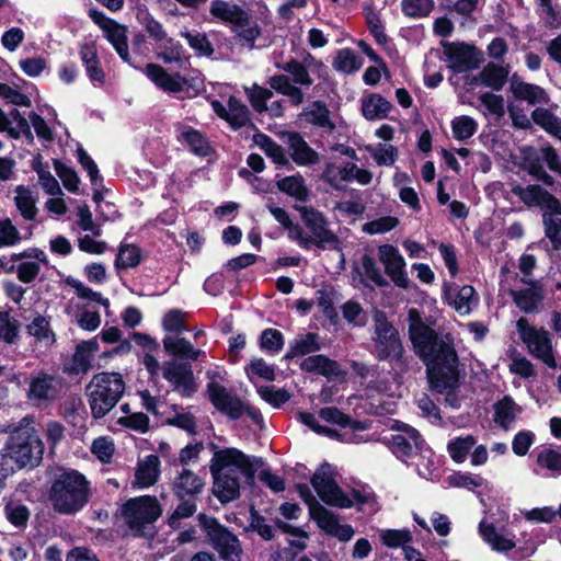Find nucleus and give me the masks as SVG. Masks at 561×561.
I'll return each mask as SVG.
<instances>
[{
    "label": "nucleus",
    "mask_w": 561,
    "mask_h": 561,
    "mask_svg": "<svg viewBox=\"0 0 561 561\" xmlns=\"http://www.w3.org/2000/svg\"><path fill=\"white\" fill-rule=\"evenodd\" d=\"M409 335L415 353L427 368L433 390L445 394V401L454 409L460 407L458 358L451 344L439 339L434 329L423 321L416 309L408 314Z\"/></svg>",
    "instance_id": "f257e3e1"
},
{
    "label": "nucleus",
    "mask_w": 561,
    "mask_h": 561,
    "mask_svg": "<svg viewBox=\"0 0 561 561\" xmlns=\"http://www.w3.org/2000/svg\"><path fill=\"white\" fill-rule=\"evenodd\" d=\"M43 455L44 443L33 419L23 417L10 431L7 443L0 449V477L4 479L16 470L38 466Z\"/></svg>",
    "instance_id": "f03ea898"
},
{
    "label": "nucleus",
    "mask_w": 561,
    "mask_h": 561,
    "mask_svg": "<svg viewBox=\"0 0 561 561\" xmlns=\"http://www.w3.org/2000/svg\"><path fill=\"white\" fill-rule=\"evenodd\" d=\"M311 484L319 497L331 506L340 508H350L356 506L358 510H365L366 505L371 511H376L374 495L368 491L352 490L344 492L335 480L334 468L328 463L319 467L311 478Z\"/></svg>",
    "instance_id": "7ed1b4c3"
},
{
    "label": "nucleus",
    "mask_w": 561,
    "mask_h": 561,
    "mask_svg": "<svg viewBox=\"0 0 561 561\" xmlns=\"http://www.w3.org/2000/svg\"><path fill=\"white\" fill-rule=\"evenodd\" d=\"M90 499L89 481L77 470H62L56 474L49 491L54 510L61 514L81 511Z\"/></svg>",
    "instance_id": "20e7f679"
},
{
    "label": "nucleus",
    "mask_w": 561,
    "mask_h": 561,
    "mask_svg": "<svg viewBox=\"0 0 561 561\" xmlns=\"http://www.w3.org/2000/svg\"><path fill=\"white\" fill-rule=\"evenodd\" d=\"M125 382L118 373H100L88 386V399L93 417L101 419L121 400Z\"/></svg>",
    "instance_id": "39448f33"
},
{
    "label": "nucleus",
    "mask_w": 561,
    "mask_h": 561,
    "mask_svg": "<svg viewBox=\"0 0 561 561\" xmlns=\"http://www.w3.org/2000/svg\"><path fill=\"white\" fill-rule=\"evenodd\" d=\"M320 417L328 423L340 425L345 430V432L341 434L342 440L350 443H360L365 440L362 436H357L356 432L365 431L368 427L367 424L351 421V419L342 413L339 409L333 407L324 408L320 411ZM298 419L301 423L318 434H322L329 437H340V434H337L336 431L321 426L318 423L317 417L311 413L299 412Z\"/></svg>",
    "instance_id": "423d86ee"
},
{
    "label": "nucleus",
    "mask_w": 561,
    "mask_h": 561,
    "mask_svg": "<svg viewBox=\"0 0 561 561\" xmlns=\"http://www.w3.org/2000/svg\"><path fill=\"white\" fill-rule=\"evenodd\" d=\"M302 221L310 234L305 233L298 226L290 230V237L304 249L312 245L318 248L333 247L337 243L336 236L329 229L324 215L311 207H300Z\"/></svg>",
    "instance_id": "0eeeda50"
},
{
    "label": "nucleus",
    "mask_w": 561,
    "mask_h": 561,
    "mask_svg": "<svg viewBox=\"0 0 561 561\" xmlns=\"http://www.w3.org/2000/svg\"><path fill=\"white\" fill-rule=\"evenodd\" d=\"M371 341V352L378 359L403 363L404 348L399 332L380 311L374 314Z\"/></svg>",
    "instance_id": "6e6552de"
},
{
    "label": "nucleus",
    "mask_w": 561,
    "mask_h": 561,
    "mask_svg": "<svg viewBox=\"0 0 561 561\" xmlns=\"http://www.w3.org/2000/svg\"><path fill=\"white\" fill-rule=\"evenodd\" d=\"M122 512L129 528L136 535H142L145 528L161 516L162 507L157 497L142 495L128 500Z\"/></svg>",
    "instance_id": "1a4fd4ad"
},
{
    "label": "nucleus",
    "mask_w": 561,
    "mask_h": 561,
    "mask_svg": "<svg viewBox=\"0 0 561 561\" xmlns=\"http://www.w3.org/2000/svg\"><path fill=\"white\" fill-rule=\"evenodd\" d=\"M516 330L519 334V339L533 356L541 359L551 368L557 366V362L552 353L551 339L545 329L537 328L533 325L528 319L520 317L516 321Z\"/></svg>",
    "instance_id": "9d476101"
},
{
    "label": "nucleus",
    "mask_w": 561,
    "mask_h": 561,
    "mask_svg": "<svg viewBox=\"0 0 561 561\" xmlns=\"http://www.w3.org/2000/svg\"><path fill=\"white\" fill-rule=\"evenodd\" d=\"M503 288L507 289L515 305L524 312H533L543 300V289L539 283L522 277L515 278L514 286L508 285L507 277L502 280Z\"/></svg>",
    "instance_id": "9b49d317"
},
{
    "label": "nucleus",
    "mask_w": 561,
    "mask_h": 561,
    "mask_svg": "<svg viewBox=\"0 0 561 561\" xmlns=\"http://www.w3.org/2000/svg\"><path fill=\"white\" fill-rule=\"evenodd\" d=\"M89 16L103 31L105 38L112 44L118 56L125 62L131 65L126 26L96 10H90Z\"/></svg>",
    "instance_id": "f8f14e48"
},
{
    "label": "nucleus",
    "mask_w": 561,
    "mask_h": 561,
    "mask_svg": "<svg viewBox=\"0 0 561 561\" xmlns=\"http://www.w3.org/2000/svg\"><path fill=\"white\" fill-rule=\"evenodd\" d=\"M399 386L392 380H381L366 390L369 410L375 414L393 413L396 410Z\"/></svg>",
    "instance_id": "ddd939ff"
},
{
    "label": "nucleus",
    "mask_w": 561,
    "mask_h": 561,
    "mask_svg": "<svg viewBox=\"0 0 561 561\" xmlns=\"http://www.w3.org/2000/svg\"><path fill=\"white\" fill-rule=\"evenodd\" d=\"M211 473H253L250 458L236 448L213 447Z\"/></svg>",
    "instance_id": "4468645a"
},
{
    "label": "nucleus",
    "mask_w": 561,
    "mask_h": 561,
    "mask_svg": "<svg viewBox=\"0 0 561 561\" xmlns=\"http://www.w3.org/2000/svg\"><path fill=\"white\" fill-rule=\"evenodd\" d=\"M377 254L385 273L393 284L407 289L410 286V279L405 270V260L399 250L394 245L386 243L378 247Z\"/></svg>",
    "instance_id": "2eb2a0df"
},
{
    "label": "nucleus",
    "mask_w": 561,
    "mask_h": 561,
    "mask_svg": "<svg viewBox=\"0 0 561 561\" xmlns=\"http://www.w3.org/2000/svg\"><path fill=\"white\" fill-rule=\"evenodd\" d=\"M207 535L220 557L227 561H236L241 552L238 538L215 519L205 523Z\"/></svg>",
    "instance_id": "dca6fc26"
},
{
    "label": "nucleus",
    "mask_w": 561,
    "mask_h": 561,
    "mask_svg": "<svg viewBox=\"0 0 561 561\" xmlns=\"http://www.w3.org/2000/svg\"><path fill=\"white\" fill-rule=\"evenodd\" d=\"M309 515L322 531L340 541H350L355 535L351 525L341 524L337 515L322 505H311Z\"/></svg>",
    "instance_id": "f3484780"
},
{
    "label": "nucleus",
    "mask_w": 561,
    "mask_h": 561,
    "mask_svg": "<svg viewBox=\"0 0 561 561\" xmlns=\"http://www.w3.org/2000/svg\"><path fill=\"white\" fill-rule=\"evenodd\" d=\"M400 433L392 435L391 437V450L392 453L401 459L412 457L417 454V451L430 453L428 449H423L424 442L421 439L419 433L413 427L401 424L398 426Z\"/></svg>",
    "instance_id": "a211bd4d"
},
{
    "label": "nucleus",
    "mask_w": 561,
    "mask_h": 561,
    "mask_svg": "<svg viewBox=\"0 0 561 561\" xmlns=\"http://www.w3.org/2000/svg\"><path fill=\"white\" fill-rule=\"evenodd\" d=\"M162 369L163 377L181 396L190 397L196 391L197 385L191 366L170 360L164 363Z\"/></svg>",
    "instance_id": "6ab92c4d"
},
{
    "label": "nucleus",
    "mask_w": 561,
    "mask_h": 561,
    "mask_svg": "<svg viewBox=\"0 0 561 561\" xmlns=\"http://www.w3.org/2000/svg\"><path fill=\"white\" fill-rule=\"evenodd\" d=\"M444 55L448 67L457 72L473 69L479 62L477 49L467 44H447L444 46Z\"/></svg>",
    "instance_id": "aec40b11"
},
{
    "label": "nucleus",
    "mask_w": 561,
    "mask_h": 561,
    "mask_svg": "<svg viewBox=\"0 0 561 561\" xmlns=\"http://www.w3.org/2000/svg\"><path fill=\"white\" fill-rule=\"evenodd\" d=\"M142 72L157 88L167 93L183 92L187 84V80L180 73H170L157 64L146 65Z\"/></svg>",
    "instance_id": "412c9836"
},
{
    "label": "nucleus",
    "mask_w": 561,
    "mask_h": 561,
    "mask_svg": "<svg viewBox=\"0 0 561 561\" xmlns=\"http://www.w3.org/2000/svg\"><path fill=\"white\" fill-rule=\"evenodd\" d=\"M19 260L22 262L16 266V274L24 283H31L38 275L41 266L48 262L45 252L35 248L11 255L12 262Z\"/></svg>",
    "instance_id": "4be33fe9"
},
{
    "label": "nucleus",
    "mask_w": 561,
    "mask_h": 561,
    "mask_svg": "<svg viewBox=\"0 0 561 561\" xmlns=\"http://www.w3.org/2000/svg\"><path fill=\"white\" fill-rule=\"evenodd\" d=\"M513 193L529 207H541L553 213H561L560 202L538 185H517Z\"/></svg>",
    "instance_id": "5701e85b"
},
{
    "label": "nucleus",
    "mask_w": 561,
    "mask_h": 561,
    "mask_svg": "<svg viewBox=\"0 0 561 561\" xmlns=\"http://www.w3.org/2000/svg\"><path fill=\"white\" fill-rule=\"evenodd\" d=\"M207 391L214 407L231 419H238L244 413L245 407L243 403L230 394L225 387L210 382Z\"/></svg>",
    "instance_id": "b1692460"
},
{
    "label": "nucleus",
    "mask_w": 561,
    "mask_h": 561,
    "mask_svg": "<svg viewBox=\"0 0 561 561\" xmlns=\"http://www.w3.org/2000/svg\"><path fill=\"white\" fill-rule=\"evenodd\" d=\"M211 107L220 118L228 122L234 129L245 126L250 121L247 106L236 98L231 96L229 99L227 107L219 101L214 100L211 102Z\"/></svg>",
    "instance_id": "393cba45"
},
{
    "label": "nucleus",
    "mask_w": 561,
    "mask_h": 561,
    "mask_svg": "<svg viewBox=\"0 0 561 561\" xmlns=\"http://www.w3.org/2000/svg\"><path fill=\"white\" fill-rule=\"evenodd\" d=\"M214 477L213 492L221 502L233 501L240 493V478L251 477L252 473H211Z\"/></svg>",
    "instance_id": "a878e982"
},
{
    "label": "nucleus",
    "mask_w": 561,
    "mask_h": 561,
    "mask_svg": "<svg viewBox=\"0 0 561 561\" xmlns=\"http://www.w3.org/2000/svg\"><path fill=\"white\" fill-rule=\"evenodd\" d=\"M204 486V478L185 468L178 473L172 483V490L180 500L195 499Z\"/></svg>",
    "instance_id": "bb28decb"
},
{
    "label": "nucleus",
    "mask_w": 561,
    "mask_h": 561,
    "mask_svg": "<svg viewBox=\"0 0 561 561\" xmlns=\"http://www.w3.org/2000/svg\"><path fill=\"white\" fill-rule=\"evenodd\" d=\"M522 412L523 408L510 396H505L493 405V422L502 430L510 431Z\"/></svg>",
    "instance_id": "cd10ccee"
},
{
    "label": "nucleus",
    "mask_w": 561,
    "mask_h": 561,
    "mask_svg": "<svg viewBox=\"0 0 561 561\" xmlns=\"http://www.w3.org/2000/svg\"><path fill=\"white\" fill-rule=\"evenodd\" d=\"M510 90L515 99L525 101L529 105L540 106L549 102V96L541 87L527 83L516 77L512 78Z\"/></svg>",
    "instance_id": "c85d7f7f"
},
{
    "label": "nucleus",
    "mask_w": 561,
    "mask_h": 561,
    "mask_svg": "<svg viewBox=\"0 0 561 561\" xmlns=\"http://www.w3.org/2000/svg\"><path fill=\"white\" fill-rule=\"evenodd\" d=\"M448 304L461 316L469 314L472 307L477 306L476 289L470 285L462 287H449L445 293Z\"/></svg>",
    "instance_id": "c756f323"
},
{
    "label": "nucleus",
    "mask_w": 561,
    "mask_h": 561,
    "mask_svg": "<svg viewBox=\"0 0 561 561\" xmlns=\"http://www.w3.org/2000/svg\"><path fill=\"white\" fill-rule=\"evenodd\" d=\"M160 476V460L156 455H148L138 461L133 485L146 489L153 485Z\"/></svg>",
    "instance_id": "7c9ffc66"
},
{
    "label": "nucleus",
    "mask_w": 561,
    "mask_h": 561,
    "mask_svg": "<svg viewBox=\"0 0 561 561\" xmlns=\"http://www.w3.org/2000/svg\"><path fill=\"white\" fill-rule=\"evenodd\" d=\"M479 534L497 552H506L515 547L514 535L499 530L494 525L484 520L479 524Z\"/></svg>",
    "instance_id": "2f4dec72"
},
{
    "label": "nucleus",
    "mask_w": 561,
    "mask_h": 561,
    "mask_svg": "<svg viewBox=\"0 0 561 561\" xmlns=\"http://www.w3.org/2000/svg\"><path fill=\"white\" fill-rule=\"evenodd\" d=\"M291 159L299 165H311L319 161V154L311 149L305 139L297 133L286 135Z\"/></svg>",
    "instance_id": "473e14b6"
},
{
    "label": "nucleus",
    "mask_w": 561,
    "mask_h": 561,
    "mask_svg": "<svg viewBox=\"0 0 561 561\" xmlns=\"http://www.w3.org/2000/svg\"><path fill=\"white\" fill-rule=\"evenodd\" d=\"M0 133H7L11 138L31 136V129L26 118L18 111L12 110L5 114L0 108Z\"/></svg>",
    "instance_id": "72a5a7b5"
},
{
    "label": "nucleus",
    "mask_w": 561,
    "mask_h": 561,
    "mask_svg": "<svg viewBox=\"0 0 561 561\" xmlns=\"http://www.w3.org/2000/svg\"><path fill=\"white\" fill-rule=\"evenodd\" d=\"M14 204L24 220L33 221L38 215L36 206L37 198L34 192L23 185H19L14 191Z\"/></svg>",
    "instance_id": "f704fd0d"
},
{
    "label": "nucleus",
    "mask_w": 561,
    "mask_h": 561,
    "mask_svg": "<svg viewBox=\"0 0 561 561\" xmlns=\"http://www.w3.org/2000/svg\"><path fill=\"white\" fill-rule=\"evenodd\" d=\"M391 108V103L377 93L368 94L362 100L363 115L369 121L386 118Z\"/></svg>",
    "instance_id": "c9c22d12"
},
{
    "label": "nucleus",
    "mask_w": 561,
    "mask_h": 561,
    "mask_svg": "<svg viewBox=\"0 0 561 561\" xmlns=\"http://www.w3.org/2000/svg\"><path fill=\"white\" fill-rule=\"evenodd\" d=\"M57 394L55 379L48 375L39 374L30 382L28 398L37 401L53 400Z\"/></svg>",
    "instance_id": "e433bc0d"
},
{
    "label": "nucleus",
    "mask_w": 561,
    "mask_h": 561,
    "mask_svg": "<svg viewBox=\"0 0 561 561\" xmlns=\"http://www.w3.org/2000/svg\"><path fill=\"white\" fill-rule=\"evenodd\" d=\"M163 346L173 356L193 360L205 354L202 350L195 348L187 340L178 335L165 336L163 339Z\"/></svg>",
    "instance_id": "4c0bfd02"
},
{
    "label": "nucleus",
    "mask_w": 561,
    "mask_h": 561,
    "mask_svg": "<svg viewBox=\"0 0 561 561\" xmlns=\"http://www.w3.org/2000/svg\"><path fill=\"white\" fill-rule=\"evenodd\" d=\"M268 83L273 90L287 96L293 105L298 106L304 102L301 89L296 87L288 75L273 76Z\"/></svg>",
    "instance_id": "58836bf2"
},
{
    "label": "nucleus",
    "mask_w": 561,
    "mask_h": 561,
    "mask_svg": "<svg viewBox=\"0 0 561 561\" xmlns=\"http://www.w3.org/2000/svg\"><path fill=\"white\" fill-rule=\"evenodd\" d=\"M210 13L225 22H228L234 26L239 21H244L243 11L239 5L232 4L222 0H216L211 2Z\"/></svg>",
    "instance_id": "ea45409f"
},
{
    "label": "nucleus",
    "mask_w": 561,
    "mask_h": 561,
    "mask_svg": "<svg viewBox=\"0 0 561 561\" xmlns=\"http://www.w3.org/2000/svg\"><path fill=\"white\" fill-rule=\"evenodd\" d=\"M507 76L508 71L504 67L489 64L479 73L476 81L494 90H501L506 82Z\"/></svg>",
    "instance_id": "a19ab883"
},
{
    "label": "nucleus",
    "mask_w": 561,
    "mask_h": 561,
    "mask_svg": "<svg viewBox=\"0 0 561 561\" xmlns=\"http://www.w3.org/2000/svg\"><path fill=\"white\" fill-rule=\"evenodd\" d=\"M300 367L305 371L318 373L323 376H333L337 375L339 373L337 364L323 355H312L306 357L301 362Z\"/></svg>",
    "instance_id": "79ce46f5"
},
{
    "label": "nucleus",
    "mask_w": 561,
    "mask_h": 561,
    "mask_svg": "<svg viewBox=\"0 0 561 561\" xmlns=\"http://www.w3.org/2000/svg\"><path fill=\"white\" fill-rule=\"evenodd\" d=\"M99 350V342L96 337L89 341H82L77 345L73 354V363L76 365V371L85 373L91 367V360L93 354Z\"/></svg>",
    "instance_id": "37998d69"
},
{
    "label": "nucleus",
    "mask_w": 561,
    "mask_h": 561,
    "mask_svg": "<svg viewBox=\"0 0 561 561\" xmlns=\"http://www.w3.org/2000/svg\"><path fill=\"white\" fill-rule=\"evenodd\" d=\"M26 330L31 336L45 346L55 342V334L50 329L49 321L43 316L34 317L31 323L27 324Z\"/></svg>",
    "instance_id": "c03bdc74"
},
{
    "label": "nucleus",
    "mask_w": 561,
    "mask_h": 561,
    "mask_svg": "<svg viewBox=\"0 0 561 561\" xmlns=\"http://www.w3.org/2000/svg\"><path fill=\"white\" fill-rule=\"evenodd\" d=\"M300 117L310 124L323 128H333V124L329 118V111L327 106L321 102H314L305 107L300 114Z\"/></svg>",
    "instance_id": "a18cd8bd"
},
{
    "label": "nucleus",
    "mask_w": 561,
    "mask_h": 561,
    "mask_svg": "<svg viewBox=\"0 0 561 561\" xmlns=\"http://www.w3.org/2000/svg\"><path fill=\"white\" fill-rule=\"evenodd\" d=\"M277 187L282 192L298 201H306L309 195L308 188L305 185V181L301 175L283 178L277 181Z\"/></svg>",
    "instance_id": "49530a36"
},
{
    "label": "nucleus",
    "mask_w": 561,
    "mask_h": 561,
    "mask_svg": "<svg viewBox=\"0 0 561 561\" xmlns=\"http://www.w3.org/2000/svg\"><path fill=\"white\" fill-rule=\"evenodd\" d=\"M320 350L319 336L316 333H307L297 336L290 345L288 357L304 356Z\"/></svg>",
    "instance_id": "de8ad7c7"
},
{
    "label": "nucleus",
    "mask_w": 561,
    "mask_h": 561,
    "mask_svg": "<svg viewBox=\"0 0 561 561\" xmlns=\"http://www.w3.org/2000/svg\"><path fill=\"white\" fill-rule=\"evenodd\" d=\"M254 141L274 163L279 165L288 163L287 156L283 148L266 135H255Z\"/></svg>",
    "instance_id": "09e8293b"
},
{
    "label": "nucleus",
    "mask_w": 561,
    "mask_h": 561,
    "mask_svg": "<svg viewBox=\"0 0 561 561\" xmlns=\"http://www.w3.org/2000/svg\"><path fill=\"white\" fill-rule=\"evenodd\" d=\"M533 121L541 126L549 134L561 139V121L551 114L548 110L537 107L531 113Z\"/></svg>",
    "instance_id": "8fccbe9b"
},
{
    "label": "nucleus",
    "mask_w": 561,
    "mask_h": 561,
    "mask_svg": "<svg viewBox=\"0 0 561 561\" xmlns=\"http://www.w3.org/2000/svg\"><path fill=\"white\" fill-rule=\"evenodd\" d=\"M477 440L472 435H467L465 437H456L449 440L447 445V450L449 453L450 458L458 463H461L466 460L468 453L476 445Z\"/></svg>",
    "instance_id": "3c124183"
},
{
    "label": "nucleus",
    "mask_w": 561,
    "mask_h": 561,
    "mask_svg": "<svg viewBox=\"0 0 561 561\" xmlns=\"http://www.w3.org/2000/svg\"><path fill=\"white\" fill-rule=\"evenodd\" d=\"M379 539L388 548H405L412 540V534L408 529H381Z\"/></svg>",
    "instance_id": "603ef678"
},
{
    "label": "nucleus",
    "mask_w": 561,
    "mask_h": 561,
    "mask_svg": "<svg viewBox=\"0 0 561 561\" xmlns=\"http://www.w3.org/2000/svg\"><path fill=\"white\" fill-rule=\"evenodd\" d=\"M478 129V123L474 118L461 115L451 121V130L455 139L465 141L471 138Z\"/></svg>",
    "instance_id": "864d4df0"
},
{
    "label": "nucleus",
    "mask_w": 561,
    "mask_h": 561,
    "mask_svg": "<svg viewBox=\"0 0 561 561\" xmlns=\"http://www.w3.org/2000/svg\"><path fill=\"white\" fill-rule=\"evenodd\" d=\"M233 31L250 48H253L255 39L261 35V28L257 23L251 21L248 13L244 14V21H239Z\"/></svg>",
    "instance_id": "5fc2aeb1"
},
{
    "label": "nucleus",
    "mask_w": 561,
    "mask_h": 561,
    "mask_svg": "<svg viewBox=\"0 0 561 561\" xmlns=\"http://www.w3.org/2000/svg\"><path fill=\"white\" fill-rule=\"evenodd\" d=\"M367 151L377 165H393L398 157V149L389 144L368 146Z\"/></svg>",
    "instance_id": "6e6d98bb"
},
{
    "label": "nucleus",
    "mask_w": 561,
    "mask_h": 561,
    "mask_svg": "<svg viewBox=\"0 0 561 561\" xmlns=\"http://www.w3.org/2000/svg\"><path fill=\"white\" fill-rule=\"evenodd\" d=\"M433 0H402L401 10L403 14L411 19H422L433 11Z\"/></svg>",
    "instance_id": "4d7b16f0"
},
{
    "label": "nucleus",
    "mask_w": 561,
    "mask_h": 561,
    "mask_svg": "<svg viewBox=\"0 0 561 561\" xmlns=\"http://www.w3.org/2000/svg\"><path fill=\"white\" fill-rule=\"evenodd\" d=\"M399 222V218L394 216H382L365 222L362 231L370 236L383 234L397 228Z\"/></svg>",
    "instance_id": "13d9d810"
},
{
    "label": "nucleus",
    "mask_w": 561,
    "mask_h": 561,
    "mask_svg": "<svg viewBox=\"0 0 561 561\" xmlns=\"http://www.w3.org/2000/svg\"><path fill=\"white\" fill-rule=\"evenodd\" d=\"M179 139L190 146L192 151L197 154H206L208 151V142L204 136L191 127H183L180 130Z\"/></svg>",
    "instance_id": "bf43d9fd"
},
{
    "label": "nucleus",
    "mask_w": 561,
    "mask_h": 561,
    "mask_svg": "<svg viewBox=\"0 0 561 561\" xmlns=\"http://www.w3.org/2000/svg\"><path fill=\"white\" fill-rule=\"evenodd\" d=\"M545 232L556 249L561 247V211L545 213L543 215Z\"/></svg>",
    "instance_id": "052dcab7"
},
{
    "label": "nucleus",
    "mask_w": 561,
    "mask_h": 561,
    "mask_svg": "<svg viewBox=\"0 0 561 561\" xmlns=\"http://www.w3.org/2000/svg\"><path fill=\"white\" fill-rule=\"evenodd\" d=\"M20 324L9 312H0V342L15 343L19 336Z\"/></svg>",
    "instance_id": "680f3d73"
},
{
    "label": "nucleus",
    "mask_w": 561,
    "mask_h": 561,
    "mask_svg": "<svg viewBox=\"0 0 561 561\" xmlns=\"http://www.w3.org/2000/svg\"><path fill=\"white\" fill-rule=\"evenodd\" d=\"M334 65L337 70L352 73L362 67V59L354 50L344 48L337 53Z\"/></svg>",
    "instance_id": "e2e57ef3"
},
{
    "label": "nucleus",
    "mask_w": 561,
    "mask_h": 561,
    "mask_svg": "<svg viewBox=\"0 0 561 561\" xmlns=\"http://www.w3.org/2000/svg\"><path fill=\"white\" fill-rule=\"evenodd\" d=\"M245 93L253 108L259 113L267 110V101L273 96V92L271 90L260 87L256 83L245 88Z\"/></svg>",
    "instance_id": "0e129e2a"
},
{
    "label": "nucleus",
    "mask_w": 561,
    "mask_h": 561,
    "mask_svg": "<svg viewBox=\"0 0 561 561\" xmlns=\"http://www.w3.org/2000/svg\"><path fill=\"white\" fill-rule=\"evenodd\" d=\"M34 170L38 175V183L46 194L64 195L58 181L48 169L44 168L41 163H36Z\"/></svg>",
    "instance_id": "69168bd1"
},
{
    "label": "nucleus",
    "mask_w": 561,
    "mask_h": 561,
    "mask_svg": "<svg viewBox=\"0 0 561 561\" xmlns=\"http://www.w3.org/2000/svg\"><path fill=\"white\" fill-rule=\"evenodd\" d=\"M91 451L101 462L108 463L115 451L114 442L108 436H100L93 440Z\"/></svg>",
    "instance_id": "338daca9"
},
{
    "label": "nucleus",
    "mask_w": 561,
    "mask_h": 561,
    "mask_svg": "<svg viewBox=\"0 0 561 561\" xmlns=\"http://www.w3.org/2000/svg\"><path fill=\"white\" fill-rule=\"evenodd\" d=\"M140 263V250L135 244H125L119 248L116 266L118 268L135 267Z\"/></svg>",
    "instance_id": "774afa93"
}]
</instances>
